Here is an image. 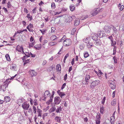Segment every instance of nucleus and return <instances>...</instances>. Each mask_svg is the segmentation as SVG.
Returning a JSON list of instances; mask_svg holds the SVG:
<instances>
[{"mask_svg":"<svg viewBox=\"0 0 124 124\" xmlns=\"http://www.w3.org/2000/svg\"><path fill=\"white\" fill-rule=\"evenodd\" d=\"M25 88H29V85L27 83H24V84Z\"/></svg>","mask_w":124,"mask_h":124,"instance_id":"nucleus-42","label":"nucleus"},{"mask_svg":"<svg viewBox=\"0 0 124 124\" xmlns=\"http://www.w3.org/2000/svg\"><path fill=\"white\" fill-rule=\"evenodd\" d=\"M33 111L34 113V114H36V107L34 106H33Z\"/></svg>","mask_w":124,"mask_h":124,"instance_id":"nucleus-44","label":"nucleus"},{"mask_svg":"<svg viewBox=\"0 0 124 124\" xmlns=\"http://www.w3.org/2000/svg\"><path fill=\"white\" fill-rule=\"evenodd\" d=\"M66 38V36L65 35L63 36V37H62L61 39H60V41H59V42H60L62 41V40H65Z\"/></svg>","mask_w":124,"mask_h":124,"instance_id":"nucleus-47","label":"nucleus"},{"mask_svg":"<svg viewBox=\"0 0 124 124\" xmlns=\"http://www.w3.org/2000/svg\"><path fill=\"white\" fill-rule=\"evenodd\" d=\"M103 9V8H102L101 9L99 8H97L92 11L91 12V14L93 16H94L96 15L98 12H102Z\"/></svg>","mask_w":124,"mask_h":124,"instance_id":"nucleus-1","label":"nucleus"},{"mask_svg":"<svg viewBox=\"0 0 124 124\" xmlns=\"http://www.w3.org/2000/svg\"><path fill=\"white\" fill-rule=\"evenodd\" d=\"M35 44V43L34 42L30 43L29 44V47L30 48L31 47H33Z\"/></svg>","mask_w":124,"mask_h":124,"instance_id":"nucleus-33","label":"nucleus"},{"mask_svg":"<svg viewBox=\"0 0 124 124\" xmlns=\"http://www.w3.org/2000/svg\"><path fill=\"white\" fill-rule=\"evenodd\" d=\"M100 118L101 116L100 113H97V115L96 116V118L98 120H100Z\"/></svg>","mask_w":124,"mask_h":124,"instance_id":"nucleus-39","label":"nucleus"},{"mask_svg":"<svg viewBox=\"0 0 124 124\" xmlns=\"http://www.w3.org/2000/svg\"><path fill=\"white\" fill-rule=\"evenodd\" d=\"M61 65L60 64H58L56 66V70L57 71H61Z\"/></svg>","mask_w":124,"mask_h":124,"instance_id":"nucleus-20","label":"nucleus"},{"mask_svg":"<svg viewBox=\"0 0 124 124\" xmlns=\"http://www.w3.org/2000/svg\"><path fill=\"white\" fill-rule=\"evenodd\" d=\"M98 35L96 34H94L91 35L90 38V39H92L93 40H96L98 39Z\"/></svg>","mask_w":124,"mask_h":124,"instance_id":"nucleus-10","label":"nucleus"},{"mask_svg":"<svg viewBox=\"0 0 124 124\" xmlns=\"http://www.w3.org/2000/svg\"><path fill=\"white\" fill-rule=\"evenodd\" d=\"M37 100H34L33 101V103L35 105H37L38 104L37 103Z\"/></svg>","mask_w":124,"mask_h":124,"instance_id":"nucleus-60","label":"nucleus"},{"mask_svg":"<svg viewBox=\"0 0 124 124\" xmlns=\"http://www.w3.org/2000/svg\"><path fill=\"white\" fill-rule=\"evenodd\" d=\"M52 8L53 9L54 8H55V5L54 2L52 3L51 5Z\"/></svg>","mask_w":124,"mask_h":124,"instance_id":"nucleus-50","label":"nucleus"},{"mask_svg":"<svg viewBox=\"0 0 124 124\" xmlns=\"http://www.w3.org/2000/svg\"><path fill=\"white\" fill-rule=\"evenodd\" d=\"M5 57L7 61H10V59L9 55L8 54H7L6 55Z\"/></svg>","mask_w":124,"mask_h":124,"instance_id":"nucleus-32","label":"nucleus"},{"mask_svg":"<svg viewBox=\"0 0 124 124\" xmlns=\"http://www.w3.org/2000/svg\"><path fill=\"white\" fill-rule=\"evenodd\" d=\"M28 57H27L26 56H24L22 58L23 60V62H24V61L26 59H27Z\"/></svg>","mask_w":124,"mask_h":124,"instance_id":"nucleus-53","label":"nucleus"},{"mask_svg":"<svg viewBox=\"0 0 124 124\" xmlns=\"http://www.w3.org/2000/svg\"><path fill=\"white\" fill-rule=\"evenodd\" d=\"M104 31H98L97 35L100 38L103 37L105 35V34L104 33Z\"/></svg>","mask_w":124,"mask_h":124,"instance_id":"nucleus-11","label":"nucleus"},{"mask_svg":"<svg viewBox=\"0 0 124 124\" xmlns=\"http://www.w3.org/2000/svg\"><path fill=\"white\" fill-rule=\"evenodd\" d=\"M56 109V108L55 106L52 107L49 110V111L50 113L53 112Z\"/></svg>","mask_w":124,"mask_h":124,"instance_id":"nucleus-27","label":"nucleus"},{"mask_svg":"<svg viewBox=\"0 0 124 124\" xmlns=\"http://www.w3.org/2000/svg\"><path fill=\"white\" fill-rule=\"evenodd\" d=\"M115 113L116 111H115L113 113L112 116L110 117V118H113L114 119H115Z\"/></svg>","mask_w":124,"mask_h":124,"instance_id":"nucleus-54","label":"nucleus"},{"mask_svg":"<svg viewBox=\"0 0 124 124\" xmlns=\"http://www.w3.org/2000/svg\"><path fill=\"white\" fill-rule=\"evenodd\" d=\"M124 8V6L123 5H122L119 8V9L121 10H122Z\"/></svg>","mask_w":124,"mask_h":124,"instance_id":"nucleus-59","label":"nucleus"},{"mask_svg":"<svg viewBox=\"0 0 124 124\" xmlns=\"http://www.w3.org/2000/svg\"><path fill=\"white\" fill-rule=\"evenodd\" d=\"M100 83V81L98 80H96L93 81L90 85L91 88L93 89L95 86L98 85Z\"/></svg>","mask_w":124,"mask_h":124,"instance_id":"nucleus-3","label":"nucleus"},{"mask_svg":"<svg viewBox=\"0 0 124 124\" xmlns=\"http://www.w3.org/2000/svg\"><path fill=\"white\" fill-rule=\"evenodd\" d=\"M54 103L55 104L58 105L62 101V99H60L59 96H56L54 98Z\"/></svg>","mask_w":124,"mask_h":124,"instance_id":"nucleus-5","label":"nucleus"},{"mask_svg":"<svg viewBox=\"0 0 124 124\" xmlns=\"http://www.w3.org/2000/svg\"><path fill=\"white\" fill-rule=\"evenodd\" d=\"M24 100V99L23 98L19 99L17 100L16 102L18 105H20V103L23 102Z\"/></svg>","mask_w":124,"mask_h":124,"instance_id":"nucleus-21","label":"nucleus"},{"mask_svg":"<svg viewBox=\"0 0 124 124\" xmlns=\"http://www.w3.org/2000/svg\"><path fill=\"white\" fill-rule=\"evenodd\" d=\"M90 76L89 75H87L85 76V81H83V84L84 82L85 84H86L88 85L89 83V80L90 79Z\"/></svg>","mask_w":124,"mask_h":124,"instance_id":"nucleus-7","label":"nucleus"},{"mask_svg":"<svg viewBox=\"0 0 124 124\" xmlns=\"http://www.w3.org/2000/svg\"><path fill=\"white\" fill-rule=\"evenodd\" d=\"M50 95V92L48 90L46 91L44 93V97L42 98V99L44 101H45L47 97H49Z\"/></svg>","mask_w":124,"mask_h":124,"instance_id":"nucleus-4","label":"nucleus"},{"mask_svg":"<svg viewBox=\"0 0 124 124\" xmlns=\"http://www.w3.org/2000/svg\"><path fill=\"white\" fill-rule=\"evenodd\" d=\"M65 86H66V83H64L62 85L61 87V89L62 90L64 88Z\"/></svg>","mask_w":124,"mask_h":124,"instance_id":"nucleus-61","label":"nucleus"},{"mask_svg":"<svg viewBox=\"0 0 124 124\" xmlns=\"http://www.w3.org/2000/svg\"><path fill=\"white\" fill-rule=\"evenodd\" d=\"M56 44V43L55 42H51L49 43L50 45L51 46H52L55 45Z\"/></svg>","mask_w":124,"mask_h":124,"instance_id":"nucleus-43","label":"nucleus"},{"mask_svg":"<svg viewBox=\"0 0 124 124\" xmlns=\"http://www.w3.org/2000/svg\"><path fill=\"white\" fill-rule=\"evenodd\" d=\"M27 27H28V28H31L33 27V26L32 24L30 23L27 26Z\"/></svg>","mask_w":124,"mask_h":124,"instance_id":"nucleus-51","label":"nucleus"},{"mask_svg":"<svg viewBox=\"0 0 124 124\" xmlns=\"http://www.w3.org/2000/svg\"><path fill=\"white\" fill-rule=\"evenodd\" d=\"M76 18V17L74 16H69L67 18V20L69 22H70L73 19H75Z\"/></svg>","mask_w":124,"mask_h":124,"instance_id":"nucleus-15","label":"nucleus"},{"mask_svg":"<svg viewBox=\"0 0 124 124\" xmlns=\"http://www.w3.org/2000/svg\"><path fill=\"white\" fill-rule=\"evenodd\" d=\"M104 30L107 33H109L110 32L111 27L108 26H105L104 27Z\"/></svg>","mask_w":124,"mask_h":124,"instance_id":"nucleus-8","label":"nucleus"},{"mask_svg":"<svg viewBox=\"0 0 124 124\" xmlns=\"http://www.w3.org/2000/svg\"><path fill=\"white\" fill-rule=\"evenodd\" d=\"M90 39V37H87L85 39H83V41L85 43L87 44L90 42L89 40Z\"/></svg>","mask_w":124,"mask_h":124,"instance_id":"nucleus-22","label":"nucleus"},{"mask_svg":"<svg viewBox=\"0 0 124 124\" xmlns=\"http://www.w3.org/2000/svg\"><path fill=\"white\" fill-rule=\"evenodd\" d=\"M65 95V94L64 93L61 92V93H60L59 95L60 96L61 98H62V96H64Z\"/></svg>","mask_w":124,"mask_h":124,"instance_id":"nucleus-46","label":"nucleus"},{"mask_svg":"<svg viewBox=\"0 0 124 124\" xmlns=\"http://www.w3.org/2000/svg\"><path fill=\"white\" fill-rule=\"evenodd\" d=\"M61 117H60L56 116L55 117L56 121L58 123H60L61 120Z\"/></svg>","mask_w":124,"mask_h":124,"instance_id":"nucleus-23","label":"nucleus"},{"mask_svg":"<svg viewBox=\"0 0 124 124\" xmlns=\"http://www.w3.org/2000/svg\"><path fill=\"white\" fill-rule=\"evenodd\" d=\"M109 86L111 85H112V84H114V82L110 80L109 81Z\"/></svg>","mask_w":124,"mask_h":124,"instance_id":"nucleus-56","label":"nucleus"},{"mask_svg":"<svg viewBox=\"0 0 124 124\" xmlns=\"http://www.w3.org/2000/svg\"><path fill=\"white\" fill-rule=\"evenodd\" d=\"M10 100V98L8 96H5L4 97V101L6 102L9 101Z\"/></svg>","mask_w":124,"mask_h":124,"instance_id":"nucleus-25","label":"nucleus"},{"mask_svg":"<svg viewBox=\"0 0 124 124\" xmlns=\"http://www.w3.org/2000/svg\"><path fill=\"white\" fill-rule=\"evenodd\" d=\"M94 43L95 45L97 46H101V40L99 39L95 40Z\"/></svg>","mask_w":124,"mask_h":124,"instance_id":"nucleus-16","label":"nucleus"},{"mask_svg":"<svg viewBox=\"0 0 124 124\" xmlns=\"http://www.w3.org/2000/svg\"><path fill=\"white\" fill-rule=\"evenodd\" d=\"M24 54L26 55L27 57H28L30 56V54L29 52H26L25 53H24Z\"/></svg>","mask_w":124,"mask_h":124,"instance_id":"nucleus-49","label":"nucleus"},{"mask_svg":"<svg viewBox=\"0 0 124 124\" xmlns=\"http://www.w3.org/2000/svg\"><path fill=\"white\" fill-rule=\"evenodd\" d=\"M51 31L52 32H54V31L55 30V28L54 27H52L51 28Z\"/></svg>","mask_w":124,"mask_h":124,"instance_id":"nucleus-62","label":"nucleus"},{"mask_svg":"<svg viewBox=\"0 0 124 124\" xmlns=\"http://www.w3.org/2000/svg\"><path fill=\"white\" fill-rule=\"evenodd\" d=\"M108 38L110 39L111 41L113 40V38L112 35L109 36Z\"/></svg>","mask_w":124,"mask_h":124,"instance_id":"nucleus-55","label":"nucleus"},{"mask_svg":"<svg viewBox=\"0 0 124 124\" xmlns=\"http://www.w3.org/2000/svg\"><path fill=\"white\" fill-rule=\"evenodd\" d=\"M15 65H12L11 66L10 69L16 71V67H15Z\"/></svg>","mask_w":124,"mask_h":124,"instance_id":"nucleus-31","label":"nucleus"},{"mask_svg":"<svg viewBox=\"0 0 124 124\" xmlns=\"http://www.w3.org/2000/svg\"><path fill=\"white\" fill-rule=\"evenodd\" d=\"M39 31H40L42 33L43 35H44L45 34V32L47 30L46 29H43L42 30L40 29Z\"/></svg>","mask_w":124,"mask_h":124,"instance_id":"nucleus-41","label":"nucleus"},{"mask_svg":"<svg viewBox=\"0 0 124 124\" xmlns=\"http://www.w3.org/2000/svg\"><path fill=\"white\" fill-rule=\"evenodd\" d=\"M87 47L88 48H91L93 46V44L90 42L86 45Z\"/></svg>","mask_w":124,"mask_h":124,"instance_id":"nucleus-18","label":"nucleus"},{"mask_svg":"<svg viewBox=\"0 0 124 124\" xmlns=\"http://www.w3.org/2000/svg\"><path fill=\"white\" fill-rule=\"evenodd\" d=\"M80 23V20L79 18H77L75 21L74 24L75 26H77Z\"/></svg>","mask_w":124,"mask_h":124,"instance_id":"nucleus-19","label":"nucleus"},{"mask_svg":"<svg viewBox=\"0 0 124 124\" xmlns=\"http://www.w3.org/2000/svg\"><path fill=\"white\" fill-rule=\"evenodd\" d=\"M71 40L70 39H66L63 41V45L65 46H68L70 45L72 43Z\"/></svg>","mask_w":124,"mask_h":124,"instance_id":"nucleus-2","label":"nucleus"},{"mask_svg":"<svg viewBox=\"0 0 124 124\" xmlns=\"http://www.w3.org/2000/svg\"><path fill=\"white\" fill-rule=\"evenodd\" d=\"M62 110V108L60 107H58L56 110V111L57 113H60Z\"/></svg>","mask_w":124,"mask_h":124,"instance_id":"nucleus-29","label":"nucleus"},{"mask_svg":"<svg viewBox=\"0 0 124 124\" xmlns=\"http://www.w3.org/2000/svg\"><path fill=\"white\" fill-rule=\"evenodd\" d=\"M84 57L85 58H86L88 57L89 55L88 52L87 51H85L84 53Z\"/></svg>","mask_w":124,"mask_h":124,"instance_id":"nucleus-26","label":"nucleus"},{"mask_svg":"<svg viewBox=\"0 0 124 124\" xmlns=\"http://www.w3.org/2000/svg\"><path fill=\"white\" fill-rule=\"evenodd\" d=\"M104 111V108L103 106H101L100 108V112L101 113L103 114Z\"/></svg>","mask_w":124,"mask_h":124,"instance_id":"nucleus-35","label":"nucleus"},{"mask_svg":"<svg viewBox=\"0 0 124 124\" xmlns=\"http://www.w3.org/2000/svg\"><path fill=\"white\" fill-rule=\"evenodd\" d=\"M110 87L112 89H115V83H114V84H112V85H110Z\"/></svg>","mask_w":124,"mask_h":124,"instance_id":"nucleus-38","label":"nucleus"},{"mask_svg":"<svg viewBox=\"0 0 124 124\" xmlns=\"http://www.w3.org/2000/svg\"><path fill=\"white\" fill-rule=\"evenodd\" d=\"M22 106L24 109L27 110L29 108L30 105L27 102H24Z\"/></svg>","mask_w":124,"mask_h":124,"instance_id":"nucleus-6","label":"nucleus"},{"mask_svg":"<svg viewBox=\"0 0 124 124\" xmlns=\"http://www.w3.org/2000/svg\"><path fill=\"white\" fill-rule=\"evenodd\" d=\"M57 38V37L55 35H53L50 37V39L52 40H54Z\"/></svg>","mask_w":124,"mask_h":124,"instance_id":"nucleus-28","label":"nucleus"},{"mask_svg":"<svg viewBox=\"0 0 124 124\" xmlns=\"http://www.w3.org/2000/svg\"><path fill=\"white\" fill-rule=\"evenodd\" d=\"M2 9L4 10V12L5 13H7L8 12V10L5 7H3V8Z\"/></svg>","mask_w":124,"mask_h":124,"instance_id":"nucleus-64","label":"nucleus"},{"mask_svg":"<svg viewBox=\"0 0 124 124\" xmlns=\"http://www.w3.org/2000/svg\"><path fill=\"white\" fill-rule=\"evenodd\" d=\"M23 47L21 46H20L19 45H17L16 48V50L19 52H21L22 50V51L23 50Z\"/></svg>","mask_w":124,"mask_h":124,"instance_id":"nucleus-13","label":"nucleus"},{"mask_svg":"<svg viewBox=\"0 0 124 124\" xmlns=\"http://www.w3.org/2000/svg\"><path fill=\"white\" fill-rule=\"evenodd\" d=\"M111 46H112L116 45V42L115 41H113V40L111 41Z\"/></svg>","mask_w":124,"mask_h":124,"instance_id":"nucleus-37","label":"nucleus"},{"mask_svg":"<svg viewBox=\"0 0 124 124\" xmlns=\"http://www.w3.org/2000/svg\"><path fill=\"white\" fill-rule=\"evenodd\" d=\"M37 112L38 113V116H40L41 117L42 116V110H39V111H37Z\"/></svg>","mask_w":124,"mask_h":124,"instance_id":"nucleus-30","label":"nucleus"},{"mask_svg":"<svg viewBox=\"0 0 124 124\" xmlns=\"http://www.w3.org/2000/svg\"><path fill=\"white\" fill-rule=\"evenodd\" d=\"M106 100L105 97H104L101 101V103L103 104H104L105 100Z\"/></svg>","mask_w":124,"mask_h":124,"instance_id":"nucleus-52","label":"nucleus"},{"mask_svg":"<svg viewBox=\"0 0 124 124\" xmlns=\"http://www.w3.org/2000/svg\"><path fill=\"white\" fill-rule=\"evenodd\" d=\"M26 17L30 19L29 20L30 21H31L32 20L33 18L32 16H30V14H28L27 15V16H26Z\"/></svg>","mask_w":124,"mask_h":124,"instance_id":"nucleus-34","label":"nucleus"},{"mask_svg":"<svg viewBox=\"0 0 124 124\" xmlns=\"http://www.w3.org/2000/svg\"><path fill=\"white\" fill-rule=\"evenodd\" d=\"M111 27L113 29V35H115L117 34V30L116 27H115L113 25H111Z\"/></svg>","mask_w":124,"mask_h":124,"instance_id":"nucleus-17","label":"nucleus"},{"mask_svg":"<svg viewBox=\"0 0 124 124\" xmlns=\"http://www.w3.org/2000/svg\"><path fill=\"white\" fill-rule=\"evenodd\" d=\"M116 104V100H114L111 102V105L113 106H114Z\"/></svg>","mask_w":124,"mask_h":124,"instance_id":"nucleus-45","label":"nucleus"},{"mask_svg":"<svg viewBox=\"0 0 124 124\" xmlns=\"http://www.w3.org/2000/svg\"><path fill=\"white\" fill-rule=\"evenodd\" d=\"M36 8L35 7L32 10V13L35 14L36 13Z\"/></svg>","mask_w":124,"mask_h":124,"instance_id":"nucleus-58","label":"nucleus"},{"mask_svg":"<svg viewBox=\"0 0 124 124\" xmlns=\"http://www.w3.org/2000/svg\"><path fill=\"white\" fill-rule=\"evenodd\" d=\"M8 81L7 80L4 82L3 85L1 86L3 88V91L4 92L6 90V88L8 87V83H7Z\"/></svg>","mask_w":124,"mask_h":124,"instance_id":"nucleus-9","label":"nucleus"},{"mask_svg":"<svg viewBox=\"0 0 124 124\" xmlns=\"http://www.w3.org/2000/svg\"><path fill=\"white\" fill-rule=\"evenodd\" d=\"M29 61H30L29 59H27L26 60H25L24 61V64H23L24 65H26L27 63L29 62Z\"/></svg>","mask_w":124,"mask_h":124,"instance_id":"nucleus-48","label":"nucleus"},{"mask_svg":"<svg viewBox=\"0 0 124 124\" xmlns=\"http://www.w3.org/2000/svg\"><path fill=\"white\" fill-rule=\"evenodd\" d=\"M114 63H115L116 64L117 63V59L116 57L115 56H114L113 57Z\"/></svg>","mask_w":124,"mask_h":124,"instance_id":"nucleus-36","label":"nucleus"},{"mask_svg":"<svg viewBox=\"0 0 124 124\" xmlns=\"http://www.w3.org/2000/svg\"><path fill=\"white\" fill-rule=\"evenodd\" d=\"M76 28H73L71 31V33L72 35H74V33L76 32Z\"/></svg>","mask_w":124,"mask_h":124,"instance_id":"nucleus-40","label":"nucleus"},{"mask_svg":"<svg viewBox=\"0 0 124 124\" xmlns=\"http://www.w3.org/2000/svg\"><path fill=\"white\" fill-rule=\"evenodd\" d=\"M26 28L30 32H33L34 31V30L33 29H30L29 28H28V27H27Z\"/></svg>","mask_w":124,"mask_h":124,"instance_id":"nucleus-57","label":"nucleus"},{"mask_svg":"<svg viewBox=\"0 0 124 124\" xmlns=\"http://www.w3.org/2000/svg\"><path fill=\"white\" fill-rule=\"evenodd\" d=\"M50 99L48 100L49 101H50L51 102H52V101L53 99V97L50 96Z\"/></svg>","mask_w":124,"mask_h":124,"instance_id":"nucleus-63","label":"nucleus"},{"mask_svg":"<svg viewBox=\"0 0 124 124\" xmlns=\"http://www.w3.org/2000/svg\"><path fill=\"white\" fill-rule=\"evenodd\" d=\"M42 47L41 45L39 44L36 45L35 46L33 47V48H35L36 50H39Z\"/></svg>","mask_w":124,"mask_h":124,"instance_id":"nucleus-14","label":"nucleus"},{"mask_svg":"<svg viewBox=\"0 0 124 124\" xmlns=\"http://www.w3.org/2000/svg\"><path fill=\"white\" fill-rule=\"evenodd\" d=\"M29 72L32 77L35 76H36L37 74V72L33 70H29Z\"/></svg>","mask_w":124,"mask_h":124,"instance_id":"nucleus-12","label":"nucleus"},{"mask_svg":"<svg viewBox=\"0 0 124 124\" xmlns=\"http://www.w3.org/2000/svg\"><path fill=\"white\" fill-rule=\"evenodd\" d=\"M75 6L73 4H71L70 6V10L71 11H73L75 10Z\"/></svg>","mask_w":124,"mask_h":124,"instance_id":"nucleus-24","label":"nucleus"}]
</instances>
